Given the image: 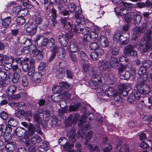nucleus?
<instances>
[{
	"mask_svg": "<svg viewBox=\"0 0 152 152\" xmlns=\"http://www.w3.org/2000/svg\"><path fill=\"white\" fill-rule=\"evenodd\" d=\"M70 114L72 115V119L73 122L75 124H76L79 119L80 116V114L76 113L75 114Z\"/></svg>",
	"mask_w": 152,
	"mask_h": 152,
	"instance_id": "obj_55",
	"label": "nucleus"
},
{
	"mask_svg": "<svg viewBox=\"0 0 152 152\" xmlns=\"http://www.w3.org/2000/svg\"><path fill=\"white\" fill-rule=\"evenodd\" d=\"M50 13L52 17L51 20L53 24L56 22V18L58 17L57 10L53 7L51 9Z\"/></svg>",
	"mask_w": 152,
	"mask_h": 152,
	"instance_id": "obj_28",
	"label": "nucleus"
},
{
	"mask_svg": "<svg viewBox=\"0 0 152 152\" xmlns=\"http://www.w3.org/2000/svg\"><path fill=\"white\" fill-rule=\"evenodd\" d=\"M109 65L110 67L113 68L117 69L120 65L118 58L116 57H111L109 60Z\"/></svg>",
	"mask_w": 152,
	"mask_h": 152,
	"instance_id": "obj_18",
	"label": "nucleus"
},
{
	"mask_svg": "<svg viewBox=\"0 0 152 152\" xmlns=\"http://www.w3.org/2000/svg\"><path fill=\"white\" fill-rule=\"evenodd\" d=\"M16 21L17 24L22 26L25 23L26 20L22 16H20L16 18Z\"/></svg>",
	"mask_w": 152,
	"mask_h": 152,
	"instance_id": "obj_48",
	"label": "nucleus"
},
{
	"mask_svg": "<svg viewBox=\"0 0 152 152\" xmlns=\"http://www.w3.org/2000/svg\"><path fill=\"white\" fill-rule=\"evenodd\" d=\"M73 27L72 28V29H74V30L76 33H80L81 32L83 34H84V28H81L80 24L76 22V24L73 23Z\"/></svg>",
	"mask_w": 152,
	"mask_h": 152,
	"instance_id": "obj_27",
	"label": "nucleus"
},
{
	"mask_svg": "<svg viewBox=\"0 0 152 152\" xmlns=\"http://www.w3.org/2000/svg\"><path fill=\"white\" fill-rule=\"evenodd\" d=\"M119 61L120 64L126 65L129 61V59L124 56L119 58Z\"/></svg>",
	"mask_w": 152,
	"mask_h": 152,
	"instance_id": "obj_45",
	"label": "nucleus"
},
{
	"mask_svg": "<svg viewBox=\"0 0 152 152\" xmlns=\"http://www.w3.org/2000/svg\"><path fill=\"white\" fill-rule=\"evenodd\" d=\"M53 72L56 73V77L59 79L63 78L65 75L64 72L62 70L61 71L59 69H54Z\"/></svg>",
	"mask_w": 152,
	"mask_h": 152,
	"instance_id": "obj_29",
	"label": "nucleus"
},
{
	"mask_svg": "<svg viewBox=\"0 0 152 152\" xmlns=\"http://www.w3.org/2000/svg\"><path fill=\"white\" fill-rule=\"evenodd\" d=\"M70 19L68 17L60 16V18L58 20H56V22L53 23L54 26L57 24L61 25L63 27H65L69 25L71 28L73 27V22H69V20Z\"/></svg>",
	"mask_w": 152,
	"mask_h": 152,
	"instance_id": "obj_8",
	"label": "nucleus"
},
{
	"mask_svg": "<svg viewBox=\"0 0 152 152\" xmlns=\"http://www.w3.org/2000/svg\"><path fill=\"white\" fill-rule=\"evenodd\" d=\"M15 54L18 56L22 55V48H21L20 44L16 45L14 46Z\"/></svg>",
	"mask_w": 152,
	"mask_h": 152,
	"instance_id": "obj_33",
	"label": "nucleus"
},
{
	"mask_svg": "<svg viewBox=\"0 0 152 152\" xmlns=\"http://www.w3.org/2000/svg\"><path fill=\"white\" fill-rule=\"evenodd\" d=\"M66 74L67 77L69 79H73L74 77V73L71 70L69 69H66Z\"/></svg>",
	"mask_w": 152,
	"mask_h": 152,
	"instance_id": "obj_64",
	"label": "nucleus"
},
{
	"mask_svg": "<svg viewBox=\"0 0 152 152\" xmlns=\"http://www.w3.org/2000/svg\"><path fill=\"white\" fill-rule=\"evenodd\" d=\"M117 92V91H116L114 90L113 88H108L105 90L104 93L105 96L108 97H111L114 95Z\"/></svg>",
	"mask_w": 152,
	"mask_h": 152,
	"instance_id": "obj_31",
	"label": "nucleus"
},
{
	"mask_svg": "<svg viewBox=\"0 0 152 152\" xmlns=\"http://www.w3.org/2000/svg\"><path fill=\"white\" fill-rule=\"evenodd\" d=\"M30 64V69L29 72H28L27 75L28 76L32 75L34 72L35 64L36 63L35 60L33 58H31L28 61Z\"/></svg>",
	"mask_w": 152,
	"mask_h": 152,
	"instance_id": "obj_17",
	"label": "nucleus"
},
{
	"mask_svg": "<svg viewBox=\"0 0 152 152\" xmlns=\"http://www.w3.org/2000/svg\"><path fill=\"white\" fill-rule=\"evenodd\" d=\"M124 18L126 22L129 23L131 21L134 15V13L132 12H128L124 15Z\"/></svg>",
	"mask_w": 152,
	"mask_h": 152,
	"instance_id": "obj_30",
	"label": "nucleus"
},
{
	"mask_svg": "<svg viewBox=\"0 0 152 152\" xmlns=\"http://www.w3.org/2000/svg\"><path fill=\"white\" fill-rule=\"evenodd\" d=\"M44 50V48H42L40 49L37 50V51H36L34 54V56L36 57V59L37 61L41 60L43 58Z\"/></svg>",
	"mask_w": 152,
	"mask_h": 152,
	"instance_id": "obj_21",
	"label": "nucleus"
},
{
	"mask_svg": "<svg viewBox=\"0 0 152 152\" xmlns=\"http://www.w3.org/2000/svg\"><path fill=\"white\" fill-rule=\"evenodd\" d=\"M117 92L113 96L114 98V102L115 104L118 103L121 101V95L124 96H126L128 94L129 91L132 89L131 86L128 84H121L118 86Z\"/></svg>",
	"mask_w": 152,
	"mask_h": 152,
	"instance_id": "obj_1",
	"label": "nucleus"
},
{
	"mask_svg": "<svg viewBox=\"0 0 152 152\" xmlns=\"http://www.w3.org/2000/svg\"><path fill=\"white\" fill-rule=\"evenodd\" d=\"M68 5V8L69 11L71 13H72L76 11V6L75 4L73 2H70L69 3Z\"/></svg>",
	"mask_w": 152,
	"mask_h": 152,
	"instance_id": "obj_47",
	"label": "nucleus"
},
{
	"mask_svg": "<svg viewBox=\"0 0 152 152\" xmlns=\"http://www.w3.org/2000/svg\"><path fill=\"white\" fill-rule=\"evenodd\" d=\"M130 28V25L129 24L127 23V24H124L123 25L121 29L122 33H129V30Z\"/></svg>",
	"mask_w": 152,
	"mask_h": 152,
	"instance_id": "obj_52",
	"label": "nucleus"
},
{
	"mask_svg": "<svg viewBox=\"0 0 152 152\" xmlns=\"http://www.w3.org/2000/svg\"><path fill=\"white\" fill-rule=\"evenodd\" d=\"M131 73L129 71H125L124 73H121V75L120 76L121 79L128 80L131 77Z\"/></svg>",
	"mask_w": 152,
	"mask_h": 152,
	"instance_id": "obj_35",
	"label": "nucleus"
},
{
	"mask_svg": "<svg viewBox=\"0 0 152 152\" xmlns=\"http://www.w3.org/2000/svg\"><path fill=\"white\" fill-rule=\"evenodd\" d=\"M33 118L34 121L38 125L40 124L42 122V118L38 114H34L33 115Z\"/></svg>",
	"mask_w": 152,
	"mask_h": 152,
	"instance_id": "obj_46",
	"label": "nucleus"
},
{
	"mask_svg": "<svg viewBox=\"0 0 152 152\" xmlns=\"http://www.w3.org/2000/svg\"><path fill=\"white\" fill-rule=\"evenodd\" d=\"M29 48L30 51L31 50L32 53H35L36 51H37L38 49L39 50V49H40L42 48L41 47H37L36 45L34 44H31V45L30 46Z\"/></svg>",
	"mask_w": 152,
	"mask_h": 152,
	"instance_id": "obj_56",
	"label": "nucleus"
},
{
	"mask_svg": "<svg viewBox=\"0 0 152 152\" xmlns=\"http://www.w3.org/2000/svg\"><path fill=\"white\" fill-rule=\"evenodd\" d=\"M98 67L102 71H110L111 69L109 62L106 61L100 60L98 64Z\"/></svg>",
	"mask_w": 152,
	"mask_h": 152,
	"instance_id": "obj_13",
	"label": "nucleus"
},
{
	"mask_svg": "<svg viewBox=\"0 0 152 152\" xmlns=\"http://www.w3.org/2000/svg\"><path fill=\"white\" fill-rule=\"evenodd\" d=\"M87 72L88 75L91 77V78H92L93 77L95 78L97 77H100L95 72L93 67H91Z\"/></svg>",
	"mask_w": 152,
	"mask_h": 152,
	"instance_id": "obj_40",
	"label": "nucleus"
},
{
	"mask_svg": "<svg viewBox=\"0 0 152 152\" xmlns=\"http://www.w3.org/2000/svg\"><path fill=\"white\" fill-rule=\"evenodd\" d=\"M25 132V129L24 128L18 127L15 129L13 131V133H12V134L14 135H15L18 137H21L23 136Z\"/></svg>",
	"mask_w": 152,
	"mask_h": 152,
	"instance_id": "obj_20",
	"label": "nucleus"
},
{
	"mask_svg": "<svg viewBox=\"0 0 152 152\" xmlns=\"http://www.w3.org/2000/svg\"><path fill=\"white\" fill-rule=\"evenodd\" d=\"M43 20V19L40 17H36L34 18L33 22L31 23L34 24L35 26H37L38 28V26L41 24Z\"/></svg>",
	"mask_w": 152,
	"mask_h": 152,
	"instance_id": "obj_36",
	"label": "nucleus"
},
{
	"mask_svg": "<svg viewBox=\"0 0 152 152\" xmlns=\"http://www.w3.org/2000/svg\"><path fill=\"white\" fill-rule=\"evenodd\" d=\"M10 59L9 56L6 55H4L0 53V66H3L4 65V61H8Z\"/></svg>",
	"mask_w": 152,
	"mask_h": 152,
	"instance_id": "obj_32",
	"label": "nucleus"
},
{
	"mask_svg": "<svg viewBox=\"0 0 152 152\" xmlns=\"http://www.w3.org/2000/svg\"><path fill=\"white\" fill-rule=\"evenodd\" d=\"M35 26L31 23L26 28V31L29 36H32L36 34L37 28Z\"/></svg>",
	"mask_w": 152,
	"mask_h": 152,
	"instance_id": "obj_15",
	"label": "nucleus"
},
{
	"mask_svg": "<svg viewBox=\"0 0 152 152\" xmlns=\"http://www.w3.org/2000/svg\"><path fill=\"white\" fill-rule=\"evenodd\" d=\"M78 20V21H77V23L82 25H84L86 22L88 21V20L85 18L84 16H82L81 17H80Z\"/></svg>",
	"mask_w": 152,
	"mask_h": 152,
	"instance_id": "obj_62",
	"label": "nucleus"
},
{
	"mask_svg": "<svg viewBox=\"0 0 152 152\" xmlns=\"http://www.w3.org/2000/svg\"><path fill=\"white\" fill-rule=\"evenodd\" d=\"M148 69L146 67H144V66L142 64L140 67L139 70V74H142L140 79H143L144 81H146L148 77L149 73L148 72Z\"/></svg>",
	"mask_w": 152,
	"mask_h": 152,
	"instance_id": "obj_12",
	"label": "nucleus"
},
{
	"mask_svg": "<svg viewBox=\"0 0 152 152\" xmlns=\"http://www.w3.org/2000/svg\"><path fill=\"white\" fill-rule=\"evenodd\" d=\"M10 115V114H9L5 111H3L0 112V117L4 120H8Z\"/></svg>",
	"mask_w": 152,
	"mask_h": 152,
	"instance_id": "obj_41",
	"label": "nucleus"
},
{
	"mask_svg": "<svg viewBox=\"0 0 152 152\" xmlns=\"http://www.w3.org/2000/svg\"><path fill=\"white\" fill-rule=\"evenodd\" d=\"M17 88V87L15 86H10L7 88V93L10 95H12L16 91Z\"/></svg>",
	"mask_w": 152,
	"mask_h": 152,
	"instance_id": "obj_38",
	"label": "nucleus"
},
{
	"mask_svg": "<svg viewBox=\"0 0 152 152\" xmlns=\"http://www.w3.org/2000/svg\"><path fill=\"white\" fill-rule=\"evenodd\" d=\"M120 48L118 47H115L111 48V53L112 55H117L120 51Z\"/></svg>",
	"mask_w": 152,
	"mask_h": 152,
	"instance_id": "obj_57",
	"label": "nucleus"
},
{
	"mask_svg": "<svg viewBox=\"0 0 152 152\" xmlns=\"http://www.w3.org/2000/svg\"><path fill=\"white\" fill-rule=\"evenodd\" d=\"M49 143L46 141H45L42 145H39L38 148V151L40 152H45L48 149Z\"/></svg>",
	"mask_w": 152,
	"mask_h": 152,
	"instance_id": "obj_26",
	"label": "nucleus"
},
{
	"mask_svg": "<svg viewBox=\"0 0 152 152\" xmlns=\"http://www.w3.org/2000/svg\"><path fill=\"white\" fill-rule=\"evenodd\" d=\"M130 33H122L120 31H115L113 35V39L114 41L120 42L122 45H126L129 42Z\"/></svg>",
	"mask_w": 152,
	"mask_h": 152,
	"instance_id": "obj_5",
	"label": "nucleus"
},
{
	"mask_svg": "<svg viewBox=\"0 0 152 152\" xmlns=\"http://www.w3.org/2000/svg\"><path fill=\"white\" fill-rule=\"evenodd\" d=\"M19 2L22 3V5L24 7L28 9H30L33 7V5L31 4L32 3L29 0H17Z\"/></svg>",
	"mask_w": 152,
	"mask_h": 152,
	"instance_id": "obj_34",
	"label": "nucleus"
},
{
	"mask_svg": "<svg viewBox=\"0 0 152 152\" xmlns=\"http://www.w3.org/2000/svg\"><path fill=\"white\" fill-rule=\"evenodd\" d=\"M144 67H146L149 69V68L152 65V61L150 60H145L143 61L142 64Z\"/></svg>",
	"mask_w": 152,
	"mask_h": 152,
	"instance_id": "obj_61",
	"label": "nucleus"
},
{
	"mask_svg": "<svg viewBox=\"0 0 152 152\" xmlns=\"http://www.w3.org/2000/svg\"><path fill=\"white\" fill-rule=\"evenodd\" d=\"M100 44L101 47L107 48L109 47V42L107 37L105 36H102L99 39Z\"/></svg>",
	"mask_w": 152,
	"mask_h": 152,
	"instance_id": "obj_19",
	"label": "nucleus"
},
{
	"mask_svg": "<svg viewBox=\"0 0 152 152\" xmlns=\"http://www.w3.org/2000/svg\"><path fill=\"white\" fill-rule=\"evenodd\" d=\"M143 79H140V82H139L136 85L137 94L141 98V94L145 95L148 94L151 91V89L150 86L145 83L146 81H144Z\"/></svg>",
	"mask_w": 152,
	"mask_h": 152,
	"instance_id": "obj_4",
	"label": "nucleus"
},
{
	"mask_svg": "<svg viewBox=\"0 0 152 152\" xmlns=\"http://www.w3.org/2000/svg\"><path fill=\"white\" fill-rule=\"evenodd\" d=\"M152 46L150 41L145 40L142 38L140 42V47L141 51L143 53L148 52Z\"/></svg>",
	"mask_w": 152,
	"mask_h": 152,
	"instance_id": "obj_10",
	"label": "nucleus"
},
{
	"mask_svg": "<svg viewBox=\"0 0 152 152\" xmlns=\"http://www.w3.org/2000/svg\"><path fill=\"white\" fill-rule=\"evenodd\" d=\"M8 124L10 126L13 127L16 126L18 124L17 120L15 118L10 117L7 121Z\"/></svg>",
	"mask_w": 152,
	"mask_h": 152,
	"instance_id": "obj_43",
	"label": "nucleus"
},
{
	"mask_svg": "<svg viewBox=\"0 0 152 152\" xmlns=\"http://www.w3.org/2000/svg\"><path fill=\"white\" fill-rule=\"evenodd\" d=\"M3 137H4V141L6 142L7 143L11 142L12 137H11V135L7 134L4 133Z\"/></svg>",
	"mask_w": 152,
	"mask_h": 152,
	"instance_id": "obj_60",
	"label": "nucleus"
},
{
	"mask_svg": "<svg viewBox=\"0 0 152 152\" xmlns=\"http://www.w3.org/2000/svg\"><path fill=\"white\" fill-rule=\"evenodd\" d=\"M142 18L141 16L134 13V15L133 16V19L134 23L135 24H140Z\"/></svg>",
	"mask_w": 152,
	"mask_h": 152,
	"instance_id": "obj_39",
	"label": "nucleus"
},
{
	"mask_svg": "<svg viewBox=\"0 0 152 152\" xmlns=\"http://www.w3.org/2000/svg\"><path fill=\"white\" fill-rule=\"evenodd\" d=\"M90 58L93 61H96L99 59V56L96 51H93L90 54Z\"/></svg>",
	"mask_w": 152,
	"mask_h": 152,
	"instance_id": "obj_63",
	"label": "nucleus"
},
{
	"mask_svg": "<svg viewBox=\"0 0 152 152\" xmlns=\"http://www.w3.org/2000/svg\"><path fill=\"white\" fill-rule=\"evenodd\" d=\"M48 46L50 48L54 47L56 45L55 40L52 37L48 39Z\"/></svg>",
	"mask_w": 152,
	"mask_h": 152,
	"instance_id": "obj_59",
	"label": "nucleus"
},
{
	"mask_svg": "<svg viewBox=\"0 0 152 152\" xmlns=\"http://www.w3.org/2000/svg\"><path fill=\"white\" fill-rule=\"evenodd\" d=\"M78 52L80 53V57L84 61L88 60V58L84 51L79 50Z\"/></svg>",
	"mask_w": 152,
	"mask_h": 152,
	"instance_id": "obj_58",
	"label": "nucleus"
},
{
	"mask_svg": "<svg viewBox=\"0 0 152 152\" xmlns=\"http://www.w3.org/2000/svg\"><path fill=\"white\" fill-rule=\"evenodd\" d=\"M5 145L4 148L6 151H13L15 148V145L11 142L8 143Z\"/></svg>",
	"mask_w": 152,
	"mask_h": 152,
	"instance_id": "obj_53",
	"label": "nucleus"
},
{
	"mask_svg": "<svg viewBox=\"0 0 152 152\" xmlns=\"http://www.w3.org/2000/svg\"><path fill=\"white\" fill-rule=\"evenodd\" d=\"M12 77L11 81H12L14 83H16L19 81L20 78V75L18 73H14Z\"/></svg>",
	"mask_w": 152,
	"mask_h": 152,
	"instance_id": "obj_51",
	"label": "nucleus"
},
{
	"mask_svg": "<svg viewBox=\"0 0 152 152\" xmlns=\"http://www.w3.org/2000/svg\"><path fill=\"white\" fill-rule=\"evenodd\" d=\"M59 8V14L60 16L62 17H69L70 15V12L66 8L63 7H60L58 6Z\"/></svg>",
	"mask_w": 152,
	"mask_h": 152,
	"instance_id": "obj_23",
	"label": "nucleus"
},
{
	"mask_svg": "<svg viewBox=\"0 0 152 152\" xmlns=\"http://www.w3.org/2000/svg\"><path fill=\"white\" fill-rule=\"evenodd\" d=\"M42 139L40 136L35 135L34 136L31 138V142L32 144L35 145L39 143Z\"/></svg>",
	"mask_w": 152,
	"mask_h": 152,
	"instance_id": "obj_37",
	"label": "nucleus"
},
{
	"mask_svg": "<svg viewBox=\"0 0 152 152\" xmlns=\"http://www.w3.org/2000/svg\"><path fill=\"white\" fill-rule=\"evenodd\" d=\"M12 76L11 73L10 72L7 74L5 71H0V80L3 81L7 84H10L11 81Z\"/></svg>",
	"mask_w": 152,
	"mask_h": 152,
	"instance_id": "obj_11",
	"label": "nucleus"
},
{
	"mask_svg": "<svg viewBox=\"0 0 152 152\" xmlns=\"http://www.w3.org/2000/svg\"><path fill=\"white\" fill-rule=\"evenodd\" d=\"M73 36V33L71 32L66 33L59 36L58 40L59 43L64 47H67L69 40Z\"/></svg>",
	"mask_w": 152,
	"mask_h": 152,
	"instance_id": "obj_6",
	"label": "nucleus"
},
{
	"mask_svg": "<svg viewBox=\"0 0 152 152\" xmlns=\"http://www.w3.org/2000/svg\"><path fill=\"white\" fill-rule=\"evenodd\" d=\"M10 58L11 60V62L12 63L15 62L16 63L19 64L20 66L22 64V61L20 57H17L15 58L12 56H11Z\"/></svg>",
	"mask_w": 152,
	"mask_h": 152,
	"instance_id": "obj_44",
	"label": "nucleus"
},
{
	"mask_svg": "<svg viewBox=\"0 0 152 152\" xmlns=\"http://www.w3.org/2000/svg\"><path fill=\"white\" fill-rule=\"evenodd\" d=\"M22 7L20 5L14 7L12 10V12L14 15H18L19 12L22 10Z\"/></svg>",
	"mask_w": 152,
	"mask_h": 152,
	"instance_id": "obj_42",
	"label": "nucleus"
},
{
	"mask_svg": "<svg viewBox=\"0 0 152 152\" xmlns=\"http://www.w3.org/2000/svg\"><path fill=\"white\" fill-rule=\"evenodd\" d=\"M70 86L69 83L67 82H62L59 83V86L54 87L53 88V91L54 92L52 98L54 99V101L58 102L61 100V96L59 93L61 92L64 90L70 89Z\"/></svg>",
	"mask_w": 152,
	"mask_h": 152,
	"instance_id": "obj_2",
	"label": "nucleus"
},
{
	"mask_svg": "<svg viewBox=\"0 0 152 152\" xmlns=\"http://www.w3.org/2000/svg\"><path fill=\"white\" fill-rule=\"evenodd\" d=\"M52 54L48 59L49 62L52 61L56 57L57 54L58 58L61 60L65 59L66 56V51L64 48L60 47L58 48L55 46L51 50Z\"/></svg>",
	"mask_w": 152,
	"mask_h": 152,
	"instance_id": "obj_3",
	"label": "nucleus"
},
{
	"mask_svg": "<svg viewBox=\"0 0 152 152\" xmlns=\"http://www.w3.org/2000/svg\"><path fill=\"white\" fill-rule=\"evenodd\" d=\"M137 94V91H135V89L133 91H132L128 96L127 99L128 102L132 104L134 102L135 99L137 100L140 99V98Z\"/></svg>",
	"mask_w": 152,
	"mask_h": 152,
	"instance_id": "obj_14",
	"label": "nucleus"
},
{
	"mask_svg": "<svg viewBox=\"0 0 152 152\" xmlns=\"http://www.w3.org/2000/svg\"><path fill=\"white\" fill-rule=\"evenodd\" d=\"M135 45L129 44L124 48V53L126 56L132 58L137 57L138 56L137 52L134 49Z\"/></svg>",
	"mask_w": 152,
	"mask_h": 152,
	"instance_id": "obj_7",
	"label": "nucleus"
},
{
	"mask_svg": "<svg viewBox=\"0 0 152 152\" xmlns=\"http://www.w3.org/2000/svg\"><path fill=\"white\" fill-rule=\"evenodd\" d=\"M72 114H70L68 118L65 121V124L67 126H70L72 124L75 125L72 119Z\"/></svg>",
	"mask_w": 152,
	"mask_h": 152,
	"instance_id": "obj_49",
	"label": "nucleus"
},
{
	"mask_svg": "<svg viewBox=\"0 0 152 152\" xmlns=\"http://www.w3.org/2000/svg\"><path fill=\"white\" fill-rule=\"evenodd\" d=\"M133 33L132 40L135 41L140 34L142 33V32H141V30L139 28V27H137L133 28Z\"/></svg>",
	"mask_w": 152,
	"mask_h": 152,
	"instance_id": "obj_24",
	"label": "nucleus"
},
{
	"mask_svg": "<svg viewBox=\"0 0 152 152\" xmlns=\"http://www.w3.org/2000/svg\"><path fill=\"white\" fill-rule=\"evenodd\" d=\"M12 18L7 16L3 19L2 21V26L4 28L8 27L11 22Z\"/></svg>",
	"mask_w": 152,
	"mask_h": 152,
	"instance_id": "obj_25",
	"label": "nucleus"
},
{
	"mask_svg": "<svg viewBox=\"0 0 152 152\" xmlns=\"http://www.w3.org/2000/svg\"><path fill=\"white\" fill-rule=\"evenodd\" d=\"M91 81L89 83V86L93 89L98 88L99 87V83L102 85L105 83L104 78L102 77H97L96 78H94L93 77L91 78Z\"/></svg>",
	"mask_w": 152,
	"mask_h": 152,
	"instance_id": "obj_9",
	"label": "nucleus"
},
{
	"mask_svg": "<svg viewBox=\"0 0 152 152\" xmlns=\"http://www.w3.org/2000/svg\"><path fill=\"white\" fill-rule=\"evenodd\" d=\"M152 34V30H149L147 31L142 38H144V39H145V40L151 41V36Z\"/></svg>",
	"mask_w": 152,
	"mask_h": 152,
	"instance_id": "obj_50",
	"label": "nucleus"
},
{
	"mask_svg": "<svg viewBox=\"0 0 152 152\" xmlns=\"http://www.w3.org/2000/svg\"><path fill=\"white\" fill-rule=\"evenodd\" d=\"M124 8V6H121V5L117 6L116 8H115L114 12L116 15L118 17H122L124 14H126L127 13L128 10Z\"/></svg>",
	"mask_w": 152,
	"mask_h": 152,
	"instance_id": "obj_16",
	"label": "nucleus"
},
{
	"mask_svg": "<svg viewBox=\"0 0 152 152\" xmlns=\"http://www.w3.org/2000/svg\"><path fill=\"white\" fill-rule=\"evenodd\" d=\"M89 47L91 50H97L99 48V45L96 42H91L89 44Z\"/></svg>",
	"mask_w": 152,
	"mask_h": 152,
	"instance_id": "obj_54",
	"label": "nucleus"
},
{
	"mask_svg": "<svg viewBox=\"0 0 152 152\" xmlns=\"http://www.w3.org/2000/svg\"><path fill=\"white\" fill-rule=\"evenodd\" d=\"M69 48L70 52L73 53L77 52L78 50V43L76 42H70Z\"/></svg>",
	"mask_w": 152,
	"mask_h": 152,
	"instance_id": "obj_22",
	"label": "nucleus"
}]
</instances>
